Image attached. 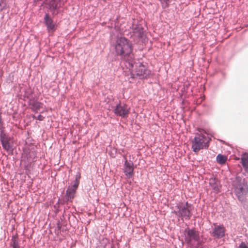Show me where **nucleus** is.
Segmentation results:
<instances>
[{
	"label": "nucleus",
	"instance_id": "f257e3e1",
	"mask_svg": "<svg viewBox=\"0 0 248 248\" xmlns=\"http://www.w3.org/2000/svg\"><path fill=\"white\" fill-rule=\"evenodd\" d=\"M127 69L129 71L131 78H135L136 77L140 79L147 78L151 74V71L145 66L140 62H135L133 59L130 61H127L125 64Z\"/></svg>",
	"mask_w": 248,
	"mask_h": 248
},
{
	"label": "nucleus",
	"instance_id": "f03ea898",
	"mask_svg": "<svg viewBox=\"0 0 248 248\" xmlns=\"http://www.w3.org/2000/svg\"><path fill=\"white\" fill-rule=\"evenodd\" d=\"M115 51L118 55L121 56L125 60V63L133 59L132 45L129 41L124 37H121L117 40Z\"/></svg>",
	"mask_w": 248,
	"mask_h": 248
},
{
	"label": "nucleus",
	"instance_id": "7ed1b4c3",
	"mask_svg": "<svg viewBox=\"0 0 248 248\" xmlns=\"http://www.w3.org/2000/svg\"><path fill=\"white\" fill-rule=\"evenodd\" d=\"M210 138L202 134H196L191 141V148L195 153H198L200 150L207 148Z\"/></svg>",
	"mask_w": 248,
	"mask_h": 248
},
{
	"label": "nucleus",
	"instance_id": "20e7f679",
	"mask_svg": "<svg viewBox=\"0 0 248 248\" xmlns=\"http://www.w3.org/2000/svg\"><path fill=\"white\" fill-rule=\"evenodd\" d=\"M192 210V205L188 202L178 203L174 209V213L176 216L182 219L188 220L192 216L191 212Z\"/></svg>",
	"mask_w": 248,
	"mask_h": 248
},
{
	"label": "nucleus",
	"instance_id": "39448f33",
	"mask_svg": "<svg viewBox=\"0 0 248 248\" xmlns=\"http://www.w3.org/2000/svg\"><path fill=\"white\" fill-rule=\"evenodd\" d=\"M185 241L188 245H193L195 242L200 240L199 233L195 229L186 228L184 232Z\"/></svg>",
	"mask_w": 248,
	"mask_h": 248
},
{
	"label": "nucleus",
	"instance_id": "423d86ee",
	"mask_svg": "<svg viewBox=\"0 0 248 248\" xmlns=\"http://www.w3.org/2000/svg\"><path fill=\"white\" fill-rule=\"evenodd\" d=\"M235 192L239 201H244L247 199L248 187L244 184H240L235 187Z\"/></svg>",
	"mask_w": 248,
	"mask_h": 248
},
{
	"label": "nucleus",
	"instance_id": "0eeeda50",
	"mask_svg": "<svg viewBox=\"0 0 248 248\" xmlns=\"http://www.w3.org/2000/svg\"><path fill=\"white\" fill-rule=\"evenodd\" d=\"M114 112L117 116L126 118L129 113V108L125 104H119L116 106Z\"/></svg>",
	"mask_w": 248,
	"mask_h": 248
},
{
	"label": "nucleus",
	"instance_id": "6e6552de",
	"mask_svg": "<svg viewBox=\"0 0 248 248\" xmlns=\"http://www.w3.org/2000/svg\"><path fill=\"white\" fill-rule=\"evenodd\" d=\"M215 227L213 229L212 235L216 238H221L225 236L226 229L223 225L215 224Z\"/></svg>",
	"mask_w": 248,
	"mask_h": 248
},
{
	"label": "nucleus",
	"instance_id": "1a4fd4ad",
	"mask_svg": "<svg viewBox=\"0 0 248 248\" xmlns=\"http://www.w3.org/2000/svg\"><path fill=\"white\" fill-rule=\"evenodd\" d=\"M125 159L124 171L127 178H131L134 175L133 163L132 161H128L125 156Z\"/></svg>",
	"mask_w": 248,
	"mask_h": 248
},
{
	"label": "nucleus",
	"instance_id": "9d476101",
	"mask_svg": "<svg viewBox=\"0 0 248 248\" xmlns=\"http://www.w3.org/2000/svg\"><path fill=\"white\" fill-rule=\"evenodd\" d=\"M0 140L3 148L6 151H9L11 147L9 143V138L5 134H1L0 136Z\"/></svg>",
	"mask_w": 248,
	"mask_h": 248
},
{
	"label": "nucleus",
	"instance_id": "9b49d317",
	"mask_svg": "<svg viewBox=\"0 0 248 248\" xmlns=\"http://www.w3.org/2000/svg\"><path fill=\"white\" fill-rule=\"evenodd\" d=\"M45 23L47 27V29L48 31H55V24L53 23L52 19L49 17L48 14H46L45 17Z\"/></svg>",
	"mask_w": 248,
	"mask_h": 248
},
{
	"label": "nucleus",
	"instance_id": "f8f14e48",
	"mask_svg": "<svg viewBox=\"0 0 248 248\" xmlns=\"http://www.w3.org/2000/svg\"><path fill=\"white\" fill-rule=\"evenodd\" d=\"M209 184L212 186L214 192L217 193L219 191L220 186L219 182L214 178H212L209 180Z\"/></svg>",
	"mask_w": 248,
	"mask_h": 248
},
{
	"label": "nucleus",
	"instance_id": "ddd939ff",
	"mask_svg": "<svg viewBox=\"0 0 248 248\" xmlns=\"http://www.w3.org/2000/svg\"><path fill=\"white\" fill-rule=\"evenodd\" d=\"M241 163L246 171L248 172V154H245L241 157Z\"/></svg>",
	"mask_w": 248,
	"mask_h": 248
},
{
	"label": "nucleus",
	"instance_id": "4468645a",
	"mask_svg": "<svg viewBox=\"0 0 248 248\" xmlns=\"http://www.w3.org/2000/svg\"><path fill=\"white\" fill-rule=\"evenodd\" d=\"M134 33L135 35L139 37H141L143 34V29L140 25H137L135 27H133Z\"/></svg>",
	"mask_w": 248,
	"mask_h": 248
},
{
	"label": "nucleus",
	"instance_id": "2eb2a0df",
	"mask_svg": "<svg viewBox=\"0 0 248 248\" xmlns=\"http://www.w3.org/2000/svg\"><path fill=\"white\" fill-rule=\"evenodd\" d=\"M76 191V190L73 189L70 187L68 188L66 193V198L67 200V201H70L71 202L72 201V200L74 197Z\"/></svg>",
	"mask_w": 248,
	"mask_h": 248
},
{
	"label": "nucleus",
	"instance_id": "dca6fc26",
	"mask_svg": "<svg viewBox=\"0 0 248 248\" xmlns=\"http://www.w3.org/2000/svg\"><path fill=\"white\" fill-rule=\"evenodd\" d=\"M46 3L48 4L49 8L55 10L57 7V4L55 0H46Z\"/></svg>",
	"mask_w": 248,
	"mask_h": 248
},
{
	"label": "nucleus",
	"instance_id": "f3484780",
	"mask_svg": "<svg viewBox=\"0 0 248 248\" xmlns=\"http://www.w3.org/2000/svg\"><path fill=\"white\" fill-rule=\"evenodd\" d=\"M32 107L35 111H38L43 108V104L39 102H34L32 104Z\"/></svg>",
	"mask_w": 248,
	"mask_h": 248
},
{
	"label": "nucleus",
	"instance_id": "a211bd4d",
	"mask_svg": "<svg viewBox=\"0 0 248 248\" xmlns=\"http://www.w3.org/2000/svg\"><path fill=\"white\" fill-rule=\"evenodd\" d=\"M226 156L220 154L217 156V162L221 164H224L226 161Z\"/></svg>",
	"mask_w": 248,
	"mask_h": 248
},
{
	"label": "nucleus",
	"instance_id": "6ab92c4d",
	"mask_svg": "<svg viewBox=\"0 0 248 248\" xmlns=\"http://www.w3.org/2000/svg\"><path fill=\"white\" fill-rule=\"evenodd\" d=\"M11 246L12 248H19L17 238L15 236L13 237L12 239Z\"/></svg>",
	"mask_w": 248,
	"mask_h": 248
},
{
	"label": "nucleus",
	"instance_id": "aec40b11",
	"mask_svg": "<svg viewBox=\"0 0 248 248\" xmlns=\"http://www.w3.org/2000/svg\"><path fill=\"white\" fill-rule=\"evenodd\" d=\"M79 182H78V181H75V184L73 185V186H71L70 187L73 188V189L76 190L78 185H79Z\"/></svg>",
	"mask_w": 248,
	"mask_h": 248
},
{
	"label": "nucleus",
	"instance_id": "412c9836",
	"mask_svg": "<svg viewBox=\"0 0 248 248\" xmlns=\"http://www.w3.org/2000/svg\"><path fill=\"white\" fill-rule=\"evenodd\" d=\"M33 118H34V119H37L39 121H42L44 120V117H43L42 115H39L37 117H36L35 116H33Z\"/></svg>",
	"mask_w": 248,
	"mask_h": 248
},
{
	"label": "nucleus",
	"instance_id": "4be33fe9",
	"mask_svg": "<svg viewBox=\"0 0 248 248\" xmlns=\"http://www.w3.org/2000/svg\"><path fill=\"white\" fill-rule=\"evenodd\" d=\"M5 6V3H3V0H0V10H2Z\"/></svg>",
	"mask_w": 248,
	"mask_h": 248
},
{
	"label": "nucleus",
	"instance_id": "5701e85b",
	"mask_svg": "<svg viewBox=\"0 0 248 248\" xmlns=\"http://www.w3.org/2000/svg\"><path fill=\"white\" fill-rule=\"evenodd\" d=\"M237 248H248V247L246 246L245 243L242 242Z\"/></svg>",
	"mask_w": 248,
	"mask_h": 248
},
{
	"label": "nucleus",
	"instance_id": "b1692460",
	"mask_svg": "<svg viewBox=\"0 0 248 248\" xmlns=\"http://www.w3.org/2000/svg\"><path fill=\"white\" fill-rule=\"evenodd\" d=\"M80 178V174H79L78 175H77L76 176V180L75 181H78L79 182V179Z\"/></svg>",
	"mask_w": 248,
	"mask_h": 248
}]
</instances>
